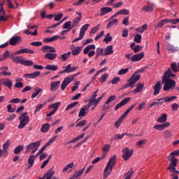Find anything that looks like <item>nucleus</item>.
Listing matches in <instances>:
<instances>
[{
	"instance_id": "obj_1",
	"label": "nucleus",
	"mask_w": 179,
	"mask_h": 179,
	"mask_svg": "<svg viewBox=\"0 0 179 179\" xmlns=\"http://www.w3.org/2000/svg\"><path fill=\"white\" fill-rule=\"evenodd\" d=\"M117 159V156L114 155L112 158H110L103 170V178H108L109 176H111V173H113V169H114V166H115V159Z\"/></svg>"
},
{
	"instance_id": "obj_2",
	"label": "nucleus",
	"mask_w": 179,
	"mask_h": 179,
	"mask_svg": "<svg viewBox=\"0 0 179 179\" xmlns=\"http://www.w3.org/2000/svg\"><path fill=\"white\" fill-rule=\"evenodd\" d=\"M139 79H141V75L137 74L136 78L135 75H133L131 78L127 80V84L122 86V89H120V90H124V89H127V87H129L130 86H131V87H134L132 85H135V83H137Z\"/></svg>"
},
{
	"instance_id": "obj_3",
	"label": "nucleus",
	"mask_w": 179,
	"mask_h": 179,
	"mask_svg": "<svg viewBox=\"0 0 179 179\" xmlns=\"http://www.w3.org/2000/svg\"><path fill=\"white\" fill-rule=\"evenodd\" d=\"M162 83H164V90L167 92V90H170L172 87H176V81L173 79L168 78H162Z\"/></svg>"
},
{
	"instance_id": "obj_4",
	"label": "nucleus",
	"mask_w": 179,
	"mask_h": 179,
	"mask_svg": "<svg viewBox=\"0 0 179 179\" xmlns=\"http://www.w3.org/2000/svg\"><path fill=\"white\" fill-rule=\"evenodd\" d=\"M79 75H80V73H77L76 74L72 75L71 77L65 78L62 83L61 90H64V89H66V86H68V85H69V83H71V82H72V80H73V79H75L76 76H79Z\"/></svg>"
},
{
	"instance_id": "obj_5",
	"label": "nucleus",
	"mask_w": 179,
	"mask_h": 179,
	"mask_svg": "<svg viewBox=\"0 0 179 179\" xmlns=\"http://www.w3.org/2000/svg\"><path fill=\"white\" fill-rule=\"evenodd\" d=\"M122 159H124V162H127V160H129V159L132 157V155H134V150H130L129 148H125L122 150Z\"/></svg>"
},
{
	"instance_id": "obj_6",
	"label": "nucleus",
	"mask_w": 179,
	"mask_h": 179,
	"mask_svg": "<svg viewBox=\"0 0 179 179\" xmlns=\"http://www.w3.org/2000/svg\"><path fill=\"white\" fill-rule=\"evenodd\" d=\"M41 143V141H38L34 143H31L25 148L24 154H27L30 152L32 150L34 149H38V147L40 146V144Z\"/></svg>"
},
{
	"instance_id": "obj_7",
	"label": "nucleus",
	"mask_w": 179,
	"mask_h": 179,
	"mask_svg": "<svg viewBox=\"0 0 179 179\" xmlns=\"http://www.w3.org/2000/svg\"><path fill=\"white\" fill-rule=\"evenodd\" d=\"M176 76H177L173 73L171 69H169L168 70L165 71L162 79H174Z\"/></svg>"
},
{
	"instance_id": "obj_8",
	"label": "nucleus",
	"mask_w": 179,
	"mask_h": 179,
	"mask_svg": "<svg viewBox=\"0 0 179 179\" xmlns=\"http://www.w3.org/2000/svg\"><path fill=\"white\" fill-rule=\"evenodd\" d=\"M175 99H177L176 96H165L161 99H158L159 106H162V104H164V103H169V101H171L172 100H175Z\"/></svg>"
},
{
	"instance_id": "obj_9",
	"label": "nucleus",
	"mask_w": 179,
	"mask_h": 179,
	"mask_svg": "<svg viewBox=\"0 0 179 179\" xmlns=\"http://www.w3.org/2000/svg\"><path fill=\"white\" fill-rule=\"evenodd\" d=\"M39 75H41V72L35 71L31 73L24 74L23 78H25V79H36V78H38Z\"/></svg>"
},
{
	"instance_id": "obj_10",
	"label": "nucleus",
	"mask_w": 179,
	"mask_h": 179,
	"mask_svg": "<svg viewBox=\"0 0 179 179\" xmlns=\"http://www.w3.org/2000/svg\"><path fill=\"white\" fill-rule=\"evenodd\" d=\"M143 57H145V52H140L138 54L133 55L131 57L130 61H132V62H138L141 61V59H142Z\"/></svg>"
},
{
	"instance_id": "obj_11",
	"label": "nucleus",
	"mask_w": 179,
	"mask_h": 179,
	"mask_svg": "<svg viewBox=\"0 0 179 179\" xmlns=\"http://www.w3.org/2000/svg\"><path fill=\"white\" fill-rule=\"evenodd\" d=\"M131 101V97L124 98L120 103H117L115 107V111H117L119 108H121L122 106H125V104H128Z\"/></svg>"
},
{
	"instance_id": "obj_12",
	"label": "nucleus",
	"mask_w": 179,
	"mask_h": 179,
	"mask_svg": "<svg viewBox=\"0 0 179 179\" xmlns=\"http://www.w3.org/2000/svg\"><path fill=\"white\" fill-rule=\"evenodd\" d=\"M20 120V124L18 125V129H22L24 128V126L29 124V121H30V117L29 116H26L25 117Z\"/></svg>"
},
{
	"instance_id": "obj_13",
	"label": "nucleus",
	"mask_w": 179,
	"mask_h": 179,
	"mask_svg": "<svg viewBox=\"0 0 179 179\" xmlns=\"http://www.w3.org/2000/svg\"><path fill=\"white\" fill-rule=\"evenodd\" d=\"M8 17L5 16V10H3V3L0 4V22H6Z\"/></svg>"
},
{
	"instance_id": "obj_14",
	"label": "nucleus",
	"mask_w": 179,
	"mask_h": 179,
	"mask_svg": "<svg viewBox=\"0 0 179 179\" xmlns=\"http://www.w3.org/2000/svg\"><path fill=\"white\" fill-rule=\"evenodd\" d=\"M19 54H34V50L27 48H23L13 53V55H19Z\"/></svg>"
},
{
	"instance_id": "obj_15",
	"label": "nucleus",
	"mask_w": 179,
	"mask_h": 179,
	"mask_svg": "<svg viewBox=\"0 0 179 179\" xmlns=\"http://www.w3.org/2000/svg\"><path fill=\"white\" fill-rule=\"evenodd\" d=\"M55 174V171L52 170V168L48 170L47 173H45L43 177H40L38 179H50L52 178L53 176Z\"/></svg>"
},
{
	"instance_id": "obj_16",
	"label": "nucleus",
	"mask_w": 179,
	"mask_h": 179,
	"mask_svg": "<svg viewBox=\"0 0 179 179\" xmlns=\"http://www.w3.org/2000/svg\"><path fill=\"white\" fill-rule=\"evenodd\" d=\"M153 90H154L153 95L157 96V94L160 93V90H162V82L158 81L157 84H155V86L153 87Z\"/></svg>"
},
{
	"instance_id": "obj_17",
	"label": "nucleus",
	"mask_w": 179,
	"mask_h": 179,
	"mask_svg": "<svg viewBox=\"0 0 179 179\" xmlns=\"http://www.w3.org/2000/svg\"><path fill=\"white\" fill-rule=\"evenodd\" d=\"M170 127V122L163 123L162 124H156L154 126V129H157V131H163Z\"/></svg>"
},
{
	"instance_id": "obj_18",
	"label": "nucleus",
	"mask_w": 179,
	"mask_h": 179,
	"mask_svg": "<svg viewBox=\"0 0 179 179\" xmlns=\"http://www.w3.org/2000/svg\"><path fill=\"white\" fill-rule=\"evenodd\" d=\"M115 99H116V97L115 95H112V96H109V98L105 102V104L103 106V110H108V108H110V106H108V103H111V101H114V100H115Z\"/></svg>"
},
{
	"instance_id": "obj_19",
	"label": "nucleus",
	"mask_w": 179,
	"mask_h": 179,
	"mask_svg": "<svg viewBox=\"0 0 179 179\" xmlns=\"http://www.w3.org/2000/svg\"><path fill=\"white\" fill-rule=\"evenodd\" d=\"M43 52H57L55 48L50 46V45H44L42 47Z\"/></svg>"
},
{
	"instance_id": "obj_20",
	"label": "nucleus",
	"mask_w": 179,
	"mask_h": 179,
	"mask_svg": "<svg viewBox=\"0 0 179 179\" xmlns=\"http://www.w3.org/2000/svg\"><path fill=\"white\" fill-rule=\"evenodd\" d=\"M59 85H61V81H55L50 84V90L51 92H57L58 88L59 87Z\"/></svg>"
},
{
	"instance_id": "obj_21",
	"label": "nucleus",
	"mask_w": 179,
	"mask_h": 179,
	"mask_svg": "<svg viewBox=\"0 0 179 179\" xmlns=\"http://www.w3.org/2000/svg\"><path fill=\"white\" fill-rule=\"evenodd\" d=\"M85 169H86V166H84V168H83L80 171H77L72 177H71L70 178H73V179H80V176H82L83 174V172L85 171Z\"/></svg>"
},
{
	"instance_id": "obj_22",
	"label": "nucleus",
	"mask_w": 179,
	"mask_h": 179,
	"mask_svg": "<svg viewBox=\"0 0 179 179\" xmlns=\"http://www.w3.org/2000/svg\"><path fill=\"white\" fill-rule=\"evenodd\" d=\"M166 49L168 50V51H171V52H177L179 51L178 47H176L171 43H167Z\"/></svg>"
},
{
	"instance_id": "obj_23",
	"label": "nucleus",
	"mask_w": 179,
	"mask_h": 179,
	"mask_svg": "<svg viewBox=\"0 0 179 179\" xmlns=\"http://www.w3.org/2000/svg\"><path fill=\"white\" fill-rule=\"evenodd\" d=\"M110 12H113V8L110 7H103L100 10V16H104V15H107V13H110Z\"/></svg>"
},
{
	"instance_id": "obj_24",
	"label": "nucleus",
	"mask_w": 179,
	"mask_h": 179,
	"mask_svg": "<svg viewBox=\"0 0 179 179\" xmlns=\"http://www.w3.org/2000/svg\"><path fill=\"white\" fill-rule=\"evenodd\" d=\"M24 59V58L22 56L11 57V59L15 62V64H21V65L23 64Z\"/></svg>"
},
{
	"instance_id": "obj_25",
	"label": "nucleus",
	"mask_w": 179,
	"mask_h": 179,
	"mask_svg": "<svg viewBox=\"0 0 179 179\" xmlns=\"http://www.w3.org/2000/svg\"><path fill=\"white\" fill-rule=\"evenodd\" d=\"M22 41V38L20 36H13L10 39L9 44L10 45H16L17 43Z\"/></svg>"
},
{
	"instance_id": "obj_26",
	"label": "nucleus",
	"mask_w": 179,
	"mask_h": 179,
	"mask_svg": "<svg viewBox=\"0 0 179 179\" xmlns=\"http://www.w3.org/2000/svg\"><path fill=\"white\" fill-rule=\"evenodd\" d=\"M167 23H171V19H164L162 20L161 21L158 22L157 24V27H163Z\"/></svg>"
},
{
	"instance_id": "obj_27",
	"label": "nucleus",
	"mask_w": 179,
	"mask_h": 179,
	"mask_svg": "<svg viewBox=\"0 0 179 179\" xmlns=\"http://www.w3.org/2000/svg\"><path fill=\"white\" fill-rule=\"evenodd\" d=\"M58 38H61V36H54L50 38H43V43H51L52 41H56Z\"/></svg>"
},
{
	"instance_id": "obj_28",
	"label": "nucleus",
	"mask_w": 179,
	"mask_h": 179,
	"mask_svg": "<svg viewBox=\"0 0 179 179\" xmlns=\"http://www.w3.org/2000/svg\"><path fill=\"white\" fill-rule=\"evenodd\" d=\"M105 51L106 52L102 54L103 57L106 55H111V54L114 52V50H113V45H108L105 49Z\"/></svg>"
},
{
	"instance_id": "obj_29",
	"label": "nucleus",
	"mask_w": 179,
	"mask_h": 179,
	"mask_svg": "<svg viewBox=\"0 0 179 179\" xmlns=\"http://www.w3.org/2000/svg\"><path fill=\"white\" fill-rule=\"evenodd\" d=\"M1 83L2 85H4V86H7L8 89H12V85H13L12 81L8 78L6 80L2 79Z\"/></svg>"
},
{
	"instance_id": "obj_30",
	"label": "nucleus",
	"mask_w": 179,
	"mask_h": 179,
	"mask_svg": "<svg viewBox=\"0 0 179 179\" xmlns=\"http://www.w3.org/2000/svg\"><path fill=\"white\" fill-rule=\"evenodd\" d=\"M9 146H10V140H7L6 143L3 145V150L6 155H8V149H9Z\"/></svg>"
},
{
	"instance_id": "obj_31",
	"label": "nucleus",
	"mask_w": 179,
	"mask_h": 179,
	"mask_svg": "<svg viewBox=\"0 0 179 179\" xmlns=\"http://www.w3.org/2000/svg\"><path fill=\"white\" fill-rule=\"evenodd\" d=\"M57 54L56 53H46L45 55V58H47L48 59H50V61H54L55 58L57 57Z\"/></svg>"
},
{
	"instance_id": "obj_32",
	"label": "nucleus",
	"mask_w": 179,
	"mask_h": 179,
	"mask_svg": "<svg viewBox=\"0 0 179 179\" xmlns=\"http://www.w3.org/2000/svg\"><path fill=\"white\" fill-rule=\"evenodd\" d=\"M135 106H136V103H135L134 105H132L129 108H128L127 109V110L121 115V117H123L124 119H125V117L128 115L129 113H131V111H132V110H134V108H135Z\"/></svg>"
},
{
	"instance_id": "obj_33",
	"label": "nucleus",
	"mask_w": 179,
	"mask_h": 179,
	"mask_svg": "<svg viewBox=\"0 0 179 179\" xmlns=\"http://www.w3.org/2000/svg\"><path fill=\"white\" fill-rule=\"evenodd\" d=\"M82 20V16H78L77 17H76L71 24V29H73V27H76V25L79 23V22H80Z\"/></svg>"
},
{
	"instance_id": "obj_34",
	"label": "nucleus",
	"mask_w": 179,
	"mask_h": 179,
	"mask_svg": "<svg viewBox=\"0 0 179 179\" xmlns=\"http://www.w3.org/2000/svg\"><path fill=\"white\" fill-rule=\"evenodd\" d=\"M166 121H167V114L166 113L162 114V115L157 120V122L160 124H164Z\"/></svg>"
},
{
	"instance_id": "obj_35",
	"label": "nucleus",
	"mask_w": 179,
	"mask_h": 179,
	"mask_svg": "<svg viewBox=\"0 0 179 179\" xmlns=\"http://www.w3.org/2000/svg\"><path fill=\"white\" fill-rule=\"evenodd\" d=\"M36 159V155H31L28 159V169H31L33 167V164H34V160Z\"/></svg>"
},
{
	"instance_id": "obj_36",
	"label": "nucleus",
	"mask_w": 179,
	"mask_h": 179,
	"mask_svg": "<svg viewBox=\"0 0 179 179\" xmlns=\"http://www.w3.org/2000/svg\"><path fill=\"white\" fill-rule=\"evenodd\" d=\"M82 52V47H76L74 49H72L71 50V54L72 55H79V54H80V52Z\"/></svg>"
},
{
	"instance_id": "obj_37",
	"label": "nucleus",
	"mask_w": 179,
	"mask_h": 179,
	"mask_svg": "<svg viewBox=\"0 0 179 179\" xmlns=\"http://www.w3.org/2000/svg\"><path fill=\"white\" fill-rule=\"evenodd\" d=\"M51 127V124H48V123H45L44 124H43L41 131V132L45 133V132H48V131H50V128Z\"/></svg>"
},
{
	"instance_id": "obj_38",
	"label": "nucleus",
	"mask_w": 179,
	"mask_h": 179,
	"mask_svg": "<svg viewBox=\"0 0 179 179\" xmlns=\"http://www.w3.org/2000/svg\"><path fill=\"white\" fill-rule=\"evenodd\" d=\"M90 26V24H84L81 28L80 31V34L83 35L85 36V33H86V31L87 29H89V27Z\"/></svg>"
},
{
	"instance_id": "obj_39",
	"label": "nucleus",
	"mask_w": 179,
	"mask_h": 179,
	"mask_svg": "<svg viewBox=\"0 0 179 179\" xmlns=\"http://www.w3.org/2000/svg\"><path fill=\"white\" fill-rule=\"evenodd\" d=\"M69 57H71V52H68L66 53H64V54L60 55L59 57V59H60V61H66V59H68V58H69Z\"/></svg>"
},
{
	"instance_id": "obj_40",
	"label": "nucleus",
	"mask_w": 179,
	"mask_h": 179,
	"mask_svg": "<svg viewBox=\"0 0 179 179\" xmlns=\"http://www.w3.org/2000/svg\"><path fill=\"white\" fill-rule=\"evenodd\" d=\"M97 93H99V90H96L91 96V98L89 100V103L90 104H93L94 102H96V97L97 96Z\"/></svg>"
},
{
	"instance_id": "obj_41",
	"label": "nucleus",
	"mask_w": 179,
	"mask_h": 179,
	"mask_svg": "<svg viewBox=\"0 0 179 179\" xmlns=\"http://www.w3.org/2000/svg\"><path fill=\"white\" fill-rule=\"evenodd\" d=\"M153 6H145L141 8V12H147V13H151L153 12Z\"/></svg>"
},
{
	"instance_id": "obj_42",
	"label": "nucleus",
	"mask_w": 179,
	"mask_h": 179,
	"mask_svg": "<svg viewBox=\"0 0 179 179\" xmlns=\"http://www.w3.org/2000/svg\"><path fill=\"white\" fill-rule=\"evenodd\" d=\"M167 159L169 162H171V166H177V163H178V159L176 157H167Z\"/></svg>"
},
{
	"instance_id": "obj_43",
	"label": "nucleus",
	"mask_w": 179,
	"mask_h": 179,
	"mask_svg": "<svg viewBox=\"0 0 179 179\" xmlns=\"http://www.w3.org/2000/svg\"><path fill=\"white\" fill-rule=\"evenodd\" d=\"M66 69H68L67 70V73H71L72 72H75V71H78V66H73V67H71V64H68L66 66Z\"/></svg>"
},
{
	"instance_id": "obj_44",
	"label": "nucleus",
	"mask_w": 179,
	"mask_h": 179,
	"mask_svg": "<svg viewBox=\"0 0 179 179\" xmlns=\"http://www.w3.org/2000/svg\"><path fill=\"white\" fill-rule=\"evenodd\" d=\"M34 93L32 94L31 95V99H36V97H37V96H38V94H40V93H41V89L38 88V87H35L34 89Z\"/></svg>"
},
{
	"instance_id": "obj_45",
	"label": "nucleus",
	"mask_w": 179,
	"mask_h": 179,
	"mask_svg": "<svg viewBox=\"0 0 179 179\" xmlns=\"http://www.w3.org/2000/svg\"><path fill=\"white\" fill-rule=\"evenodd\" d=\"M145 87V84H138L136 89L133 91V93H139V92L142 91Z\"/></svg>"
},
{
	"instance_id": "obj_46",
	"label": "nucleus",
	"mask_w": 179,
	"mask_h": 179,
	"mask_svg": "<svg viewBox=\"0 0 179 179\" xmlns=\"http://www.w3.org/2000/svg\"><path fill=\"white\" fill-rule=\"evenodd\" d=\"M23 149H24V146L23 145H20L17 146L15 148V149L14 150V154L19 155V153H20V152H22V150H23Z\"/></svg>"
},
{
	"instance_id": "obj_47",
	"label": "nucleus",
	"mask_w": 179,
	"mask_h": 179,
	"mask_svg": "<svg viewBox=\"0 0 179 179\" xmlns=\"http://www.w3.org/2000/svg\"><path fill=\"white\" fill-rule=\"evenodd\" d=\"M117 23H118V19L112 20L107 24V29H111V27H113V26H115V24H117Z\"/></svg>"
},
{
	"instance_id": "obj_48",
	"label": "nucleus",
	"mask_w": 179,
	"mask_h": 179,
	"mask_svg": "<svg viewBox=\"0 0 179 179\" xmlns=\"http://www.w3.org/2000/svg\"><path fill=\"white\" fill-rule=\"evenodd\" d=\"M124 135H127V133L123 134H115L113 138L110 140V142H113V141H117L118 139H122Z\"/></svg>"
},
{
	"instance_id": "obj_49",
	"label": "nucleus",
	"mask_w": 179,
	"mask_h": 179,
	"mask_svg": "<svg viewBox=\"0 0 179 179\" xmlns=\"http://www.w3.org/2000/svg\"><path fill=\"white\" fill-rule=\"evenodd\" d=\"M45 69H47V71H58V67L55 65L48 64Z\"/></svg>"
},
{
	"instance_id": "obj_50",
	"label": "nucleus",
	"mask_w": 179,
	"mask_h": 179,
	"mask_svg": "<svg viewBox=\"0 0 179 179\" xmlns=\"http://www.w3.org/2000/svg\"><path fill=\"white\" fill-rule=\"evenodd\" d=\"M34 64V62H33V61L31 60H27L24 59V60L22 61V65H24V66H33Z\"/></svg>"
},
{
	"instance_id": "obj_51",
	"label": "nucleus",
	"mask_w": 179,
	"mask_h": 179,
	"mask_svg": "<svg viewBox=\"0 0 179 179\" xmlns=\"http://www.w3.org/2000/svg\"><path fill=\"white\" fill-rule=\"evenodd\" d=\"M61 105V101L59 102H56L55 103H52L50 107V108H53V111L57 112V110H58V107H59V106Z\"/></svg>"
},
{
	"instance_id": "obj_52",
	"label": "nucleus",
	"mask_w": 179,
	"mask_h": 179,
	"mask_svg": "<svg viewBox=\"0 0 179 179\" xmlns=\"http://www.w3.org/2000/svg\"><path fill=\"white\" fill-rule=\"evenodd\" d=\"M77 104H79V101L73 102L67 106V107L65 109V111H68L71 110V108H73L75 106H77Z\"/></svg>"
},
{
	"instance_id": "obj_53",
	"label": "nucleus",
	"mask_w": 179,
	"mask_h": 179,
	"mask_svg": "<svg viewBox=\"0 0 179 179\" xmlns=\"http://www.w3.org/2000/svg\"><path fill=\"white\" fill-rule=\"evenodd\" d=\"M87 113L86 112L85 108H82L78 114V117H81L80 119H78V121H79V120H81L82 118H83V117H85V115H86Z\"/></svg>"
},
{
	"instance_id": "obj_54",
	"label": "nucleus",
	"mask_w": 179,
	"mask_h": 179,
	"mask_svg": "<svg viewBox=\"0 0 179 179\" xmlns=\"http://www.w3.org/2000/svg\"><path fill=\"white\" fill-rule=\"evenodd\" d=\"M171 71H173V72H174V73H177V72H178V69L177 66V63H171Z\"/></svg>"
},
{
	"instance_id": "obj_55",
	"label": "nucleus",
	"mask_w": 179,
	"mask_h": 179,
	"mask_svg": "<svg viewBox=\"0 0 179 179\" xmlns=\"http://www.w3.org/2000/svg\"><path fill=\"white\" fill-rule=\"evenodd\" d=\"M71 27H72V22L71 21H67L64 23V24L63 25V29H71Z\"/></svg>"
},
{
	"instance_id": "obj_56",
	"label": "nucleus",
	"mask_w": 179,
	"mask_h": 179,
	"mask_svg": "<svg viewBox=\"0 0 179 179\" xmlns=\"http://www.w3.org/2000/svg\"><path fill=\"white\" fill-rule=\"evenodd\" d=\"M141 40H142V35L137 34L136 35L134 36V41L135 43H141Z\"/></svg>"
},
{
	"instance_id": "obj_57",
	"label": "nucleus",
	"mask_w": 179,
	"mask_h": 179,
	"mask_svg": "<svg viewBox=\"0 0 179 179\" xmlns=\"http://www.w3.org/2000/svg\"><path fill=\"white\" fill-rule=\"evenodd\" d=\"M124 117L121 116L119 118V120L117 122H115V127L116 128H119L120 126L121 125V123L122 122V121H124Z\"/></svg>"
},
{
	"instance_id": "obj_58",
	"label": "nucleus",
	"mask_w": 179,
	"mask_h": 179,
	"mask_svg": "<svg viewBox=\"0 0 179 179\" xmlns=\"http://www.w3.org/2000/svg\"><path fill=\"white\" fill-rule=\"evenodd\" d=\"M108 78V73H104L100 78L99 81L101 83H104L106 80Z\"/></svg>"
},
{
	"instance_id": "obj_59",
	"label": "nucleus",
	"mask_w": 179,
	"mask_h": 179,
	"mask_svg": "<svg viewBox=\"0 0 179 179\" xmlns=\"http://www.w3.org/2000/svg\"><path fill=\"white\" fill-rule=\"evenodd\" d=\"M110 34L108 33L107 34L106 36L105 37V38L103 39V41L107 43H110V41H113V37L110 36Z\"/></svg>"
},
{
	"instance_id": "obj_60",
	"label": "nucleus",
	"mask_w": 179,
	"mask_h": 179,
	"mask_svg": "<svg viewBox=\"0 0 179 179\" xmlns=\"http://www.w3.org/2000/svg\"><path fill=\"white\" fill-rule=\"evenodd\" d=\"M164 138L166 139H169V138H171L173 136V134H171V131L166 130L164 132Z\"/></svg>"
},
{
	"instance_id": "obj_61",
	"label": "nucleus",
	"mask_w": 179,
	"mask_h": 179,
	"mask_svg": "<svg viewBox=\"0 0 179 179\" xmlns=\"http://www.w3.org/2000/svg\"><path fill=\"white\" fill-rule=\"evenodd\" d=\"M143 49V46L137 45L134 48V52L136 54L137 52H139V51H142Z\"/></svg>"
},
{
	"instance_id": "obj_62",
	"label": "nucleus",
	"mask_w": 179,
	"mask_h": 179,
	"mask_svg": "<svg viewBox=\"0 0 179 179\" xmlns=\"http://www.w3.org/2000/svg\"><path fill=\"white\" fill-rule=\"evenodd\" d=\"M179 171H175V172L171 174L172 179H178Z\"/></svg>"
},
{
	"instance_id": "obj_63",
	"label": "nucleus",
	"mask_w": 179,
	"mask_h": 179,
	"mask_svg": "<svg viewBox=\"0 0 179 179\" xmlns=\"http://www.w3.org/2000/svg\"><path fill=\"white\" fill-rule=\"evenodd\" d=\"M175 156H179V150H174L173 152H171L168 157H174Z\"/></svg>"
},
{
	"instance_id": "obj_64",
	"label": "nucleus",
	"mask_w": 179,
	"mask_h": 179,
	"mask_svg": "<svg viewBox=\"0 0 179 179\" xmlns=\"http://www.w3.org/2000/svg\"><path fill=\"white\" fill-rule=\"evenodd\" d=\"M117 13H119V15H128L129 13V10L127 9H122L117 11Z\"/></svg>"
}]
</instances>
